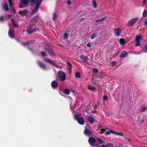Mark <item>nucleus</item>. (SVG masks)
<instances>
[{"mask_svg":"<svg viewBox=\"0 0 147 147\" xmlns=\"http://www.w3.org/2000/svg\"><path fill=\"white\" fill-rule=\"evenodd\" d=\"M57 78L61 81H64L66 79V76L65 73L62 71L59 70L58 72Z\"/></svg>","mask_w":147,"mask_h":147,"instance_id":"obj_1","label":"nucleus"},{"mask_svg":"<svg viewBox=\"0 0 147 147\" xmlns=\"http://www.w3.org/2000/svg\"><path fill=\"white\" fill-rule=\"evenodd\" d=\"M74 117L79 124L82 125L84 124V120L82 118L80 117V115L79 114L75 115Z\"/></svg>","mask_w":147,"mask_h":147,"instance_id":"obj_2","label":"nucleus"},{"mask_svg":"<svg viewBox=\"0 0 147 147\" xmlns=\"http://www.w3.org/2000/svg\"><path fill=\"white\" fill-rule=\"evenodd\" d=\"M138 18H133L128 21L127 25L129 26H133L138 20Z\"/></svg>","mask_w":147,"mask_h":147,"instance_id":"obj_3","label":"nucleus"},{"mask_svg":"<svg viewBox=\"0 0 147 147\" xmlns=\"http://www.w3.org/2000/svg\"><path fill=\"white\" fill-rule=\"evenodd\" d=\"M141 37L139 35H137L135 37V44L136 46H139L140 45V40L141 39Z\"/></svg>","mask_w":147,"mask_h":147,"instance_id":"obj_4","label":"nucleus"},{"mask_svg":"<svg viewBox=\"0 0 147 147\" xmlns=\"http://www.w3.org/2000/svg\"><path fill=\"white\" fill-rule=\"evenodd\" d=\"M88 141L89 143L92 146H94L96 141L94 138L92 137H90L88 139Z\"/></svg>","mask_w":147,"mask_h":147,"instance_id":"obj_5","label":"nucleus"},{"mask_svg":"<svg viewBox=\"0 0 147 147\" xmlns=\"http://www.w3.org/2000/svg\"><path fill=\"white\" fill-rule=\"evenodd\" d=\"M66 65L69 73V74H71V69L72 68V65L71 63L67 61L66 63Z\"/></svg>","mask_w":147,"mask_h":147,"instance_id":"obj_6","label":"nucleus"},{"mask_svg":"<svg viewBox=\"0 0 147 147\" xmlns=\"http://www.w3.org/2000/svg\"><path fill=\"white\" fill-rule=\"evenodd\" d=\"M28 13V11L26 10L23 11H20L18 12V13L21 16H27Z\"/></svg>","mask_w":147,"mask_h":147,"instance_id":"obj_7","label":"nucleus"},{"mask_svg":"<svg viewBox=\"0 0 147 147\" xmlns=\"http://www.w3.org/2000/svg\"><path fill=\"white\" fill-rule=\"evenodd\" d=\"M128 53L125 51H123L120 54L119 57L120 58H124L127 56Z\"/></svg>","mask_w":147,"mask_h":147,"instance_id":"obj_8","label":"nucleus"},{"mask_svg":"<svg viewBox=\"0 0 147 147\" xmlns=\"http://www.w3.org/2000/svg\"><path fill=\"white\" fill-rule=\"evenodd\" d=\"M15 32L12 29H10L9 31L8 34L12 38H13L14 37Z\"/></svg>","mask_w":147,"mask_h":147,"instance_id":"obj_9","label":"nucleus"},{"mask_svg":"<svg viewBox=\"0 0 147 147\" xmlns=\"http://www.w3.org/2000/svg\"><path fill=\"white\" fill-rule=\"evenodd\" d=\"M122 30L120 28H117L115 29L114 30V32L116 34L115 36H119L120 35V33H121Z\"/></svg>","mask_w":147,"mask_h":147,"instance_id":"obj_10","label":"nucleus"},{"mask_svg":"<svg viewBox=\"0 0 147 147\" xmlns=\"http://www.w3.org/2000/svg\"><path fill=\"white\" fill-rule=\"evenodd\" d=\"M39 7V6L36 4L34 9L32 11L31 14H33L36 12L38 11Z\"/></svg>","mask_w":147,"mask_h":147,"instance_id":"obj_11","label":"nucleus"},{"mask_svg":"<svg viewBox=\"0 0 147 147\" xmlns=\"http://www.w3.org/2000/svg\"><path fill=\"white\" fill-rule=\"evenodd\" d=\"M38 64L39 66L43 69H46V66L45 64L40 62H38Z\"/></svg>","mask_w":147,"mask_h":147,"instance_id":"obj_12","label":"nucleus"},{"mask_svg":"<svg viewBox=\"0 0 147 147\" xmlns=\"http://www.w3.org/2000/svg\"><path fill=\"white\" fill-rule=\"evenodd\" d=\"M87 120L91 124H92L94 122V119L93 117L91 116H88Z\"/></svg>","mask_w":147,"mask_h":147,"instance_id":"obj_13","label":"nucleus"},{"mask_svg":"<svg viewBox=\"0 0 147 147\" xmlns=\"http://www.w3.org/2000/svg\"><path fill=\"white\" fill-rule=\"evenodd\" d=\"M51 86L53 88H57L58 86L57 83L55 81H53L51 82Z\"/></svg>","mask_w":147,"mask_h":147,"instance_id":"obj_14","label":"nucleus"},{"mask_svg":"<svg viewBox=\"0 0 147 147\" xmlns=\"http://www.w3.org/2000/svg\"><path fill=\"white\" fill-rule=\"evenodd\" d=\"M38 16L36 15L34 16L31 19V21L33 22L36 23L38 21Z\"/></svg>","mask_w":147,"mask_h":147,"instance_id":"obj_15","label":"nucleus"},{"mask_svg":"<svg viewBox=\"0 0 147 147\" xmlns=\"http://www.w3.org/2000/svg\"><path fill=\"white\" fill-rule=\"evenodd\" d=\"M30 5L31 6H33L34 5L38 2L39 0H30Z\"/></svg>","mask_w":147,"mask_h":147,"instance_id":"obj_16","label":"nucleus"},{"mask_svg":"<svg viewBox=\"0 0 147 147\" xmlns=\"http://www.w3.org/2000/svg\"><path fill=\"white\" fill-rule=\"evenodd\" d=\"M48 52L51 57L55 56V53H54V50L53 49L49 50Z\"/></svg>","mask_w":147,"mask_h":147,"instance_id":"obj_17","label":"nucleus"},{"mask_svg":"<svg viewBox=\"0 0 147 147\" xmlns=\"http://www.w3.org/2000/svg\"><path fill=\"white\" fill-rule=\"evenodd\" d=\"M32 26L30 25L27 28V31L28 34H32Z\"/></svg>","mask_w":147,"mask_h":147,"instance_id":"obj_18","label":"nucleus"},{"mask_svg":"<svg viewBox=\"0 0 147 147\" xmlns=\"http://www.w3.org/2000/svg\"><path fill=\"white\" fill-rule=\"evenodd\" d=\"M88 88L90 90L95 92L96 90V88L94 86H92L91 85L88 86Z\"/></svg>","mask_w":147,"mask_h":147,"instance_id":"obj_19","label":"nucleus"},{"mask_svg":"<svg viewBox=\"0 0 147 147\" xmlns=\"http://www.w3.org/2000/svg\"><path fill=\"white\" fill-rule=\"evenodd\" d=\"M44 61L46 62L49 63L51 65H54L55 66H56V65L53 62L52 60H50L49 59H45L44 60Z\"/></svg>","mask_w":147,"mask_h":147,"instance_id":"obj_20","label":"nucleus"},{"mask_svg":"<svg viewBox=\"0 0 147 147\" xmlns=\"http://www.w3.org/2000/svg\"><path fill=\"white\" fill-rule=\"evenodd\" d=\"M20 2L23 5H27L29 2L28 0H20Z\"/></svg>","mask_w":147,"mask_h":147,"instance_id":"obj_21","label":"nucleus"},{"mask_svg":"<svg viewBox=\"0 0 147 147\" xmlns=\"http://www.w3.org/2000/svg\"><path fill=\"white\" fill-rule=\"evenodd\" d=\"M84 134L86 135H90L91 134V132L90 130L87 129H86L84 131Z\"/></svg>","mask_w":147,"mask_h":147,"instance_id":"obj_22","label":"nucleus"},{"mask_svg":"<svg viewBox=\"0 0 147 147\" xmlns=\"http://www.w3.org/2000/svg\"><path fill=\"white\" fill-rule=\"evenodd\" d=\"M3 8L5 11H8L9 9L8 8V5L6 3H4L3 5Z\"/></svg>","mask_w":147,"mask_h":147,"instance_id":"obj_23","label":"nucleus"},{"mask_svg":"<svg viewBox=\"0 0 147 147\" xmlns=\"http://www.w3.org/2000/svg\"><path fill=\"white\" fill-rule=\"evenodd\" d=\"M102 147H114L113 145L111 143H108L107 145L103 144L102 145Z\"/></svg>","mask_w":147,"mask_h":147,"instance_id":"obj_24","label":"nucleus"},{"mask_svg":"<svg viewBox=\"0 0 147 147\" xmlns=\"http://www.w3.org/2000/svg\"><path fill=\"white\" fill-rule=\"evenodd\" d=\"M70 90L67 88H65L64 89L63 94H65L67 95H69L70 94Z\"/></svg>","mask_w":147,"mask_h":147,"instance_id":"obj_25","label":"nucleus"},{"mask_svg":"<svg viewBox=\"0 0 147 147\" xmlns=\"http://www.w3.org/2000/svg\"><path fill=\"white\" fill-rule=\"evenodd\" d=\"M119 42L121 45H124L126 43L125 39L123 38H121Z\"/></svg>","mask_w":147,"mask_h":147,"instance_id":"obj_26","label":"nucleus"},{"mask_svg":"<svg viewBox=\"0 0 147 147\" xmlns=\"http://www.w3.org/2000/svg\"><path fill=\"white\" fill-rule=\"evenodd\" d=\"M80 58L81 59H82L83 60L85 61L87 60L88 57L87 56L84 55H82L80 56Z\"/></svg>","mask_w":147,"mask_h":147,"instance_id":"obj_27","label":"nucleus"},{"mask_svg":"<svg viewBox=\"0 0 147 147\" xmlns=\"http://www.w3.org/2000/svg\"><path fill=\"white\" fill-rule=\"evenodd\" d=\"M107 17H104L103 18L100 19H97L95 20V21L96 22H98L102 21L105 19Z\"/></svg>","mask_w":147,"mask_h":147,"instance_id":"obj_28","label":"nucleus"},{"mask_svg":"<svg viewBox=\"0 0 147 147\" xmlns=\"http://www.w3.org/2000/svg\"><path fill=\"white\" fill-rule=\"evenodd\" d=\"M75 77L76 78H80L81 77L80 73L78 72H76L75 73Z\"/></svg>","mask_w":147,"mask_h":147,"instance_id":"obj_29","label":"nucleus"},{"mask_svg":"<svg viewBox=\"0 0 147 147\" xmlns=\"http://www.w3.org/2000/svg\"><path fill=\"white\" fill-rule=\"evenodd\" d=\"M11 21L12 22V24L13 25V26L15 27H19V25L17 24H16L14 21V20L13 19H11Z\"/></svg>","mask_w":147,"mask_h":147,"instance_id":"obj_30","label":"nucleus"},{"mask_svg":"<svg viewBox=\"0 0 147 147\" xmlns=\"http://www.w3.org/2000/svg\"><path fill=\"white\" fill-rule=\"evenodd\" d=\"M97 34L96 32H94L91 36V39H94L96 36L97 35Z\"/></svg>","mask_w":147,"mask_h":147,"instance_id":"obj_31","label":"nucleus"},{"mask_svg":"<svg viewBox=\"0 0 147 147\" xmlns=\"http://www.w3.org/2000/svg\"><path fill=\"white\" fill-rule=\"evenodd\" d=\"M108 97L106 95H104L103 98V100L104 101H107L108 100Z\"/></svg>","mask_w":147,"mask_h":147,"instance_id":"obj_32","label":"nucleus"},{"mask_svg":"<svg viewBox=\"0 0 147 147\" xmlns=\"http://www.w3.org/2000/svg\"><path fill=\"white\" fill-rule=\"evenodd\" d=\"M143 17H146L147 16V11L144 10L143 13Z\"/></svg>","mask_w":147,"mask_h":147,"instance_id":"obj_33","label":"nucleus"},{"mask_svg":"<svg viewBox=\"0 0 147 147\" xmlns=\"http://www.w3.org/2000/svg\"><path fill=\"white\" fill-rule=\"evenodd\" d=\"M96 140L97 142L100 144H101L103 143V141L100 138H98Z\"/></svg>","mask_w":147,"mask_h":147,"instance_id":"obj_34","label":"nucleus"},{"mask_svg":"<svg viewBox=\"0 0 147 147\" xmlns=\"http://www.w3.org/2000/svg\"><path fill=\"white\" fill-rule=\"evenodd\" d=\"M92 3L95 8L97 7L96 2L95 0H94L92 1Z\"/></svg>","mask_w":147,"mask_h":147,"instance_id":"obj_35","label":"nucleus"},{"mask_svg":"<svg viewBox=\"0 0 147 147\" xmlns=\"http://www.w3.org/2000/svg\"><path fill=\"white\" fill-rule=\"evenodd\" d=\"M147 109V108L146 107L143 106L142 107L141 111L142 112H144Z\"/></svg>","mask_w":147,"mask_h":147,"instance_id":"obj_36","label":"nucleus"},{"mask_svg":"<svg viewBox=\"0 0 147 147\" xmlns=\"http://www.w3.org/2000/svg\"><path fill=\"white\" fill-rule=\"evenodd\" d=\"M4 17L3 15H1L0 16V21L3 22L4 20Z\"/></svg>","mask_w":147,"mask_h":147,"instance_id":"obj_37","label":"nucleus"},{"mask_svg":"<svg viewBox=\"0 0 147 147\" xmlns=\"http://www.w3.org/2000/svg\"><path fill=\"white\" fill-rule=\"evenodd\" d=\"M68 38V35L67 34L65 33L64 35V39H67Z\"/></svg>","mask_w":147,"mask_h":147,"instance_id":"obj_38","label":"nucleus"},{"mask_svg":"<svg viewBox=\"0 0 147 147\" xmlns=\"http://www.w3.org/2000/svg\"><path fill=\"white\" fill-rule=\"evenodd\" d=\"M9 3V6L10 7H12L13 5L12 1L11 0H7Z\"/></svg>","mask_w":147,"mask_h":147,"instance_id":"obj_39","label":"nucleus"},{"mask_svg":"<svg viewBox=\"0 0 147 147\" xmlns=\"http://www.w3.org/2000/svg\"><path fill=\"white\" fill-rule=\"evenodd\" d=\"M32 41L30 40L27 42V45L28 46L32 44Z\"/></svg>","mask_w":147,"mask_h":147,"instance_id":"obj_40","label":"nucleus"},{"mask_svg":"<svg viewBox=\"0 0 147 147\" xmlns=\"http://www.w3.org/2000/svg\"><path fill=\"white\" fill-rule=\"evenodd\" d=\"M57 14L55 13H54L53 15V20H55L56 19V17Z\"/></svg>","mask_w":147,"mask_h":147,"instance_id":"obj_41","label":"nucleus"},{"mask_svg":"<svg viewBox=\"0 0 147 147\" xmlns=\"http://www.w3.org/2000/svg\"><path fill=\"white\" fill-rule=\"evenodd\" d=\"M92 71L94 73H96L98 71V70L97 69L95 68L93 69Z\"/></svg>","mask_w":147,"mask_h":147,"instance_id":"obj_42","label":"nucleus"},{"mask_svg":"<svg viewBox=\"0 0 147 147\" xmlns=\"http://www.w3.org/2000/svg\"><path fill=\"white\" fill-rule=\"evenodd\" d=\"M41 54L42 56L44 57L46 55V54L45 52L42 51L41 52Z\"/></svg>","mask_w":147,"mask_h":147,"instance_id":"obj_43","label":"nucleus"},{"mask_svg":"<svg viewBox=\"0 0 147 147\" xmlns=\"http://www.w3.org/2000/svg\"><path fill=\"white\" fill-rule=\"evenodd\" d=\"M42 1V0H40L39 1H38L36 4L39 6L40 5Z\"/></svg>","mask_w":147,"mask_h":147,"instance_id":"obj_44","label":"nucleus"},{"mask_svg":"<svg viewBox=\"0 0 147 147\" xmlns=\"http://www.w3.org/2000/svg\"><path fill=\"white\" fill-rule=\"evenodd\" d=\"M21 44L24 46H25L26 45H27V42H22Z\"/></svg>","mask_w":147,"mask_h":147,"instance_id":"obj_45","label":"nucleus"},{"mask_svg":"<svg viewBox=\"0 0 147 147\" xmlns=\"http://www.w3.org/2000/svg\"><path fill=\"white\" fill-rule=\"evenodd\" d=\"M116 64V63L115 61H112L111 62V65L112 66H114Z\"/></svg>","mask_w":147,"mask_h":147,"instance_id":"obj_46","label":"nucleus"},{"mask_svg":"<svg viewBox=\"0 0 147 147\" xmlns=\"http://www.w3.org/2000/svg\"><path fill=\"white\" fill-rule=\"evenodd\" d=\"M144 25L146 26H147V18L145 20L144 22Z\"/></svg>","mask_w":147,"mask_h":147,"instance_id":"obj_47","label":"nucleus"},{"mask_svg":"<svg viewBox=\"0 0 147 147\" xmlns=\"http://www.w3.org/2000/svg\"><path fill=\"white\" fill-rule=\"evenodd\" d=\"M87 46L88 47H91V45L90 42H88L87 44Z\"/></svg>","mask_w":147,"mask_h":147,"instance_id":"obj_48","label":"nucleus"},{"mask_svg":"<svg viewBox=\"0 0 147 147\" xmlns=\"http://www.w3.org/2000/svg\"><path fill=\"white\" fill-rule=\"evenodd\" d=\"M67 3L68 5H70L71 4V2L70 1L68 0L67 1Z\"/></svg>","mask_w":147,"mask_h":147,"instance_id":"obj_49","label":"nucleus"},{"mask_svg":"<svg viewBox=\"0 0 147 147\" xmlns=\"http://www.w3.org/2000/svg\"><path fill=\"white\" fill-rule=\"evenodd\" d=\"M12 7V8H12V10L13 13H16V11L14 10L13 7Z\"/></svg>","mask_w":147,"mask_h":147,"instance_id":"obj_50","label":"nucleus"},{"mask_svg":"<svg viewBox=\"0 0 147 147\" xmlns=\"http://www.w3.org/2000/svg\"><path fill=\"white\" fill-rule=\"evenodd\" d=\"M101 132L103 133L105 131V130L104 129H100Z\"/></svg>","mask_w":147,"mask_h":147,"instance_id":"obj_51","label":"nucleus"},{"mask_svg":"<svg viewBox=\"0 0 147 147\" xmlns=\"http://www.w3.org/2000/svg\"><path fill=\"white\" fill-rule=\"evenodd\" d=\"M36 31V29H34L32 30V34L33 33L35 32Z\"/></svg>","mask_w":147,"mask_h":147,"instance_id":"obj_52","label":"nucleus"},{"mask_svg":"<svg viewBox=\"0 0 147 147\" xmlns=\"http://www.w3.org/2000/svg\"><path fill=\"white\" fill-rule=\"evenodd\" d=\"M110 132L108 131H107L105 132V134L107 135H108L110 134Z\"/></svg>","mask_w":147,"mask_h":147,"instance_id":"obj_53","label":"nucleus"},{"mask_svg":"<svg viewBox=\"0 0 147 147\" xmlns=\"http://www.w3.org/2000/svg\"><path fill=\"white\" fill-rule=\"evenodd\" d=\"M146 0H143V4L145 5L146 4Z\"/></svg>","mask_w":147,"mask_h":147,"instance_id":"obj_54","label":"nucleus"},{"mask_svg":"<svg viewBox=\"0 0 147 147\" xmlns=\"http://www.w3.org/2000/svg\"><path fill=\"white\" fill-rule=\"evenodd\" d=\"M21 5V4H20V5H19V7L20 8H23V7H25V6H22V5Z\"/></svg>","mask_w":147,"mask_h":147,"instance_id":"obj_55","label":"nucleus"},{"mask_svg":"<svg viewBox=\"0 0 147 147\" xmlns=\"http://www.w3.org/2000/svg\"><path fill=\"white\" fill-rule=\"evenodd\" d=\"M69 90H70V92H74V90L72 89H70Z\"/></svg>","mask_w":147,"mask_h":147,"instance_id":"obj_56","label":"nucleus"},{"mask_svg":"<svg viewBox=\"0 0 147 147\" xmlns=\"http://www.w3.org/2000/svg\"><path fill=\"white\" fill-rule=\"evenodd\" d=\"M144 49L147 50V45H144Z\"/></svg>","mask_w":147,"mask_h":147,"instance_id":"obj_57","label":"nucleus"},{"mask_svg":"<svg viewBox=\"0 0 147 147\" xmlns=\"http://www.w3.org/2000/svg\"><path fill=\"white\" fill-rule=\"evenodd\" d=\"M12 16V15L11 14H9L8 15V18H10V17Z\"/></svg>","mask_w":147,"mask_h":147,"instance_id":"obj_58","label":"nucleus"},{"mask_svg":"<svg viewBox=\"0 0 147 147\" xmlns=\"http://www.w3.org/2000/svg\"><path fill=\"white\" fill-rule=\"evenodd\" d=\"M141 122L142 123H143L144 122V119H142L141 120Z\"/></svg>","mask_w":147,"mask_h":147,"instance_id":"obj_59","label":"nucleus"},{"mask_svg":"<svg viewBox=\"0 0 147 147\" xmlns=\"http://www.w3.org/2000/svg\"><path fill=\"white\" fill-rule=\"evenodd\" d=\"M97 77L99 78H102V77L101 76H97Z\"/></svg>","mask_w":147,"mask_h":147,"instance_id":"obj_60","label":"nucleus"},{"mask_svg":"<svg viewBox=\"0 0 147 147\" xmlns=\"http://www.w3.org/2000/svg\"><path fill=\"white\" fill-rule=\"evenodd\" d=\"M70 108L71 109V110H72V109L71 108V104H70Z\"/></svg>","mask_w":147,"mask_h":147,"instance_id":"obj_61","label":"nucleus"},{"mask_svg":"<svg viewBox=\"0 0 147 147\" xmlns=\"http://www.w3.org/2000/svg\"><path fill=\"white\" fill-rule=\"evenodd\" d=\"M28 49L30 50H31V49L30 47H29Z\"/></svg>","mask_w":147,"mask_h":147,"instance_id":"obj_62","label":"nucleus"},{"mask_svg":"<svg viewBox=\"0 0 147 147\" xmlns=\"http://www.w3.org/2000/svg\"><path fill=\"white\" fill-rule=\"evenodd\" d=\"M116 134H119V133H117V132H116Z\"/></svg>","mask_w":147,"mask_h":147,"instance_id":"obj_63","label":"nucleus"},{"mask_svg":"<svg viewBox=\"0 0 147 147\" xmlns=\"http://www.w3.org/2000/svg\"><path fill=\"white\" fill-rule=\"evenodd\" d=\"M139 53H136V54H139Z\"/></svg>","mask_w":147,"mask_h":147,"instance_id":"obj_64","label":"nucleus"}]
</instances>
